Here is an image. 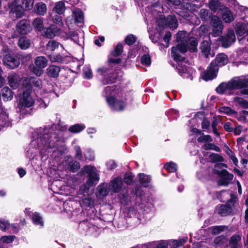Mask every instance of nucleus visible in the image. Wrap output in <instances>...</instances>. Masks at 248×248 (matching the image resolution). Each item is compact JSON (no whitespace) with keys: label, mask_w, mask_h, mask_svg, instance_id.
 I'll return each instance as SVG.
<instances>
[{"label":"nucleus","mask_w":248,"mask_h":248,"mask_svg":"<svg viewBox=\"0 0 248 248\" xmlns=\"http://www.w3.org/2000/svg\"><path fill=\"white\" fill-rule=\"evenodd\" d=\"M176 41L178 45L171 48V55L174 60H182V54H184L188 49L193 52L197 49V39L194 37H189L188 34L185 31H180L176 34Z\"/></svg>","instance_id":"obj_1"},{"label":"nucleus","mask_w":248,"mask_h":248,"mask_svg":"<svg viewBox=\"0 0 248 248\" xmlns=\"http://www.w3.org/2000/svg\"><path fill=\"white\" fill-rule=\"evenodd\" d=\"M53 127H55V125H53L50 128H40L38 132L39 138H37L31 142V146L37 145L40 153L43 155L46 154L47 149L53 148L57 145L54 140L56 138L55 134L52 133Z\"/></svg>","instance_id":"obj_2"},{"label":"nucleus","mask_w":248,"mask_h":248,"mask_svg":"<svg viewBox=\"0 0 248 248\" xmlns=\"http://www.w3.org/2000/svg\"><path fill=\"white\" fill-rule=\"evenodd\" d=\"M235 89H241V93L246 95L248 98V77L243 79L235 78L227 83H222L216 88V91L220 94H223L227 90Z\"/></svg>","instance_id":"obj_3"},{"label":"nucleus","mask_w":248,"mask_h":248,"mask_svg":"<svg viewBox=\"0 0 248 248\" xmlns=\"http://www.w3.org/2000/svg\"><path fill=\"white\" fill-rule=\"evenodd\" d=\"M115 89L114 86H107L104 89L102 95L106 97V101L112 109L116 111L123 110L126 106V104L123 99L108 97L109 95L112 94Z\"/></svg>","instance_id":"obj_4"},{"label":"nucleus","mask_w":248,"mask_h":248,"mask_svg":"<svg viewBox=\"0 0 248 248\" xmlns=\"http://www.w3.org/2000/svg\"><path fill=\"white\" fill-rule=\"evenodd\" d=\"M81 173L83 174H88V179L86 184L81 186L79 189V192L84 194L87 192L91 186L95 185L98 183L99 177L96 168L90 166H85L83 168Z\"/></svg>","instance_id":"obj_5"},{"label":"nucleus","mask_w":248,"mask_h":248,"mask_svg":"<svg viewBox=\"0 0 248 248\" xmlns=\"http://www.w3.org/2000/svg\"><path fill=\"white\" fill-rule=\"evenodd\" d=\"M31 87L29 86L26 91L24 90L21 96L18 107L20 112L22 114L30 113L32 107L35 102V100L31 94Z\"/></svg>","instance_id":"obj_6"},{"label":"nucleus","mask_w":248,"mask_h":248,"mask_svg":"<svg viewBox=\"0 0 248 248\" xmlns=\"http://www.w3.org/2000/svg\"><path fill=\"white\" fill-rule=\"evenodd\" d=\"M9 9V16L14 20L21 18L24 14L23 7L18 4V2L16 0H15L10 3Z\"/></svg>","instance_id":"obj_7"},{"label":"nucleus","mask_w":248,"mask_h":248,"mask_svg":"<svg viewBox=\"0 0 248 248\" xmlns=\"http://www.w3.org/2000/svg\"><path fill=\"white\" fill-rule=\"evenodd\" d=\"M47 62L44 56L37 57L34 60L35 66L32 68V71L37 76H40L43 73V69L47 66Z\"/></svg>","instance_id":"obj_8"},{"label":"nucleus","mask_w":248,"mask_h":248,"mask_svg":"<svg viewBox=\"0 0 248 248\" xmlns=\"http://www.w3.org/2000/svg\"><path fill=\"white\" fill-rule=\"evenodd\" d=\"M97 71L99 74L104 76V78L102 79V83L104 84L112 83L114 82L117 78L116 73H114L112 75L111 73H109V70L107 67H100L97 69Z\"/></svg>","instance_id":"obj_9"},{"label":"nucleus","mask_w":248,"mask_h":248,"mask_svg":"<svg viewBox=\"0 0 248 248\" xmlns=\"http://www.w3.org/2000/svg\"><path fill=\"white\" fill-rule=\"evenodd\" d=\"M218 68L214 62H211L207 70L202 74V78L205 81L212 80L217 76Z\"/></svg>","instance_id":"obj_10"},{"label":"nucleus","mask_w":248,"mask_h":248,"mask_svg":"<svg viewBox=\"0 0 248 248\" xmlns=\"http://www.w3.org/2000/svg\"><path fill=\"white\" fill-rule=\"evenodd\" d=\"M3 62L8 68L12 69L17 67L20 63L18 59L11 54H6L4 56Z\"/></svg>","instance_id":"obj_11"},{"label":"nucleus","mask_w":248,"mask_h":248,"mask_svg":"<svg viewBox=\"0 0 248 248\" xmlns=\"http://www.w3.org/2000/svg\"><path fill=\"white\" fill-rule=\"evenodd\" d=\"M221 41L223 47L227 48L235 41V36L232 30H229L227 34L221 37Z\"/></svg>","instance_id":"obj_12"},{"label":"nucleus","mask_w":248,"mask_h":248,"mask_svg":"<svg viewBox=\"0 0 248 248\" xmlns=\"http://www.w3.org/2000/svg\"><path fill=\"white\" fill-rule=\"evenodd\" d=\"M220 175L222 178L219 180V184L224 186H227L229 181L233 179V176L232 174L230 173L226 170H221L217 172Z\"/></svg>","instance_id":"obj_13"},{"label":"nucleus","mask_w":248,"mask_h":248,"mask_svg":"<svg viewBox=\"0 0 248 248\" xmlns=\"http://www.w3.org/2000/svg\"><path fill=\"white\" fill-rule=\"evenodd\" d=\"M184 54H182V60H174L177 63V69L181 76L187 72H189V67L186 65V62L185 61V57L183 56Z\"/></svg>","instance_id":"obj_14"},{"label":"nucleus","mask_w":248,"mask_h":248,"mask_svg":"<svg viewBox=\"0 0 248 248\" xmlns=\"http://www.w3.org/2000/svg\"><path fill=\"white\" fill-rule=\"evenodd\" d=\"M16 30L19 34H27L30 30L28 21L26 20H22L19 21L16 25Z\"/></svg>","instance_id":"obj_15"},{"label":"nucleus","mask_w":248,"mask_h":248,"mask_svg":"<svg viewBox=\"0 0 248 248\" xmlns=\"http://www.w3.org/2000/svg\"><path fill=\"white\" fill-rule=\"evenodd\" d=\"M235 31L239 36H242L246 34L248 41V23L238 22L235 25Z\"/></svg>","instance_id":"obj_16"},{"label":"nucleus","mask_w":248,"mask_h":248,"mask_svg":"<svg viewBox=\"0 0 248 248\" xmlns=\"http://www.w3.org/2000/svg\"><path fill=\"white\" fill-rule=\"evenodd\" d=\"M29 82L32 86L37 88L38 90H36L37 95H40L43 96L44 97H46L47 95H45V94L49 93L47 92L46 93L44 90L41 89L42 87V81L39 79H36L34 78H30Z\"/></svg>","instance_id":"obj_17"},{"label":"nucleus","mask_w":248,"mask_h":248,"mask_svg":"<svg viewBox=\"0 0 248 248\" xmlns=\"http://www.w3.org/2000/svg\"><path fill=\"white\" fill-rule=\"evenodd\" d=\"M123 181L121 178H116L111 181L109 186V189L115 193L119 192L122 186Z\"/></svg>","instance_id":"obj_18"},{"label":"nucleus","mask_w":248,"mask_h":248,"mask_svg":"<svg viewBox=\"0 0 248 248\" xmlns=\"http://www.w3.org/2000/svg\"><path fill=\"white\" fill-rule=\"evenodd\" d=\"M60 31V28L54 25L45 29L43 32V35L48 38H52L58 35Z\"/></svg>","instance_id":"obj_19"},{"label":"nucleus","mask_w":248,"mask_h":248,"mask_svg":"<svg viewBox=\"0 0 248 248\" xmlns=\"http://www.w3.org/2000/svg\"><path fill=\"white\" fill-rule=\"evenodd\" d=\"M8 79L9 85L13 89H16L18 87L20 78L18 75L12 73L8 76Z\"/></svg>","instance_id":"obj_20"},{"label":"nucleus","mask_w":248,"mask_h":248,"mask_svg":"<svg viewBox=\"0 0 248 248\" xmlns=\"http://www.w3.org/2000/svg\"><path fill=\"white\" fill-rule=\"evenodd\" d=\"M212 62H214L218 68L219 67L223 66L228 62V58L226 54L220 53L216 56L215 61Z\"/></svg>","instance_id":"obj_21"},{"label":"nucleus","mask_w":248,"mask_h":248,"mask_svg":"<svg viewBox=\"0 0 248 248\" xmlns=\"http://www.w3.org/2000/svg\"><path fill=\"white\" fill-rule=\"evenodd\" d=\"M236 60L239 63H248V51L246 49L239 50L237 52Z\"/></svg>","instance_id":"obj_22"},{"label":"nucleus","mask_w":248,"mask_h":248,"mask_svg":"<svg viewBox=\"0 0 248 248\" xmlns=\"http://www.w3.org/2000/svg\"><path fill=\"white\" fill-rule=\"evenodd\" d=\"M222 18L227 23H230L234 19L232 12L227 8H225L222 10Z\"/></svg>","instance_id":"obj_23"},{"label":"nucleus","mask_w":248,"mask_h":248,"mask_svg":"<svg viewBox=\"0 0 248 248\" xmlns=\"http://www.w3.org/2000/svg\"><path fill=\"white\" fill-rule=\"evenodd\" d=\"M46 71L49 76L52 78H57L59 76L60 68L58 66L51 65L48 66Z\"/></svg>","instance_id":"obj_24"},{"label":"nucleus","mask_w":248,"mask_h":248,"mask_svg":"<svg viewBox=\"0 0 248 248\" xmlns=\"http://www.w3.org/2000/svg\"><path fill=\"white\" fill-rule=\"evenodd\" d=\"M232 208L227 205H221L218 209V214L222 217H225L231 215L232 212Z\"/></svg>","instance_id":"obj_25"},{"label":"nucleus","mask_w":248,"mask_h":248,"mask_svg":"<svg viewBox=\"0 0 248 248\" xmlns=\"http://www.w3.org/2000/svg\"><path fill=\"white\" fill-rule=\"evenodd\" d=\"M241 240V236L240 235L234 234L232 235L229 241L230 245L232 248H238L240 246V242Z\"/></svg>","instance_id":"obj_26"},{"label":"nucleus","mask_w":248,"mask_h":248,"mask_svg":"<svg viewBox=\"0 0 248 248\" xmlns=\"http://www.w3.org/2000/svg\"><path fill=\"white\" fill-rule=\"evenodd\" d=\"M65 160V163L68 164V169L70 170L75 172L77 171L80 168L79 163L76 161L72 160V158H70Z\"/></svg>","instance_id":"obj_27"},{"label":"nucleus","mask_w":248,"mask_h":248,"mask_svg":"<svg viewBox=\"0 0 248 248\" xmlns=\"http://www.w3.org/2000/svg\"><path fill=\"white\" fill-rule=\"evenodd\" d=\"M201 49L202 53L204 54L206 58L209 56L210 53L211 47L208 41H204L201 44Z\"/></svg>","instance_id":"obj_28"},{"label":"nucleus","mask_w":248,"mask_h":248,"mask_svg":"<svg viewBox=\"0 0 248 248\" xmlns=\"http://www.w3.org/2000/svg\"><path fill=\"white\" fill-rule=\"evenodd\" d=\"M11 125V122L9 120L7 114H1L0 116V126L1 127H8Z\"/></svg>","instance_id":"obj_29"},{"label":"nucleus","mask_w":248,"mask_h":248,"mask_svg":"<svg viewBox=\"0 0 248 248\" xmlns=\"http://www.w3.org/2000/svg\"><path fill=\"white\" fill-rule=\"evenodd\" d=\"M31 45L30 40L26 37H22L19 38L18 42V46L22 49L28 48Z\"/></svg>","instance_id":"obj_30"},{"label":"nucleus","mask_w":248,"mask_h":248,"mask_svg":"<svg viewBox=\"0 0 248 248\" xmlns=\"http://www.w3.org/2000/svg\"><path fill=\"white\" fill-rule=\"evenodd\" d=\"M139 176L140 183L144 187L148 186L151 181V177L144 173H140Z\"/></svg>","instance_id":"obj_31"},{"label":"nucleus","mask_w":248,"mask_h":248,"mask_svg":"<svg viewBox=\"0 0 248 248\" xmlns=\"http://www.w3.org/2000/svg\"><path fill=\"white\" fill-rule=\"evenodd\" d=\"M169 244L171 248H178L184 245L186 241V239L180 240H169Z\"/></svg>","instance_id":"obj_32"},{"label":"nucleus","mask_w":248,"mask_h":248,"mask_svg":"<svg viewBox=\"0 0 248 248\" xmlns=\"http://www.w3.org/2000/svg\"><path fill=\"white\" fill-rule=\"evenodd\" d=\"M65 10V4L63 1H59L55 3L53 11L59 15L62 14Z\"/></svg>","instance_id":"obj_33"},{"label":"nucleus","mask_w":248,"mask_h":248,"mask_svg":"<svg viewBox=\"0 0 248 248\" xmlns=\"http://www.w3.org/2000/svg\"><path fill=\"white\" fill-rule=\"evenodd\" d=\"M73 16L76 22L81 23L83 21V13L80 9L73 11Z\"/></svg>","instance_id":"obj_34"},{"label":"nucleus","mask_w":248,"mask_h":248,"mask_svg":"<svg viewBox=\"0 0 248 248\" xmlns=\"http://www.w3.org/2000/svg\"><path fill=\"white\" fill-rule=\"evenodd\" d=\"M233 101L236 106H239L244 108H248V102L242 98L235 97Z\"/></svg>","instance_id":"obj_35"},{"label":"nucleus","mask_w":248,"mask_h":248,"mask_svg":"<svg viewBox=\"0 0 248 248\" xmlns=\"http://www.w3.org/2000/svg\"><path fill=\"white\" fill-rule=\"evenodd\" d=\"M2 96L4 100L7 101L13 98V93L11 90L7 87H4L1 90Z\"/></svg>","instance_id":"obj_36"},{"label":"nucleus","mask_w":248,"mask_h":248,"mask_svg":"<svg viewBox=\"0 0 248 248\" xmlns=\"http://www.w3.org/2000/svg\"><path fill=\"white\" fill-rule=\"evenodd\" d=\"M169 244V241L161 240L153 243L152 247V248H168Z\"/></svg>","instance_id":"obj_37"},{"label":"nucleus","mask_w":248,"mask_h":248,"mask_svg":"<svg viewBox=\"0 0 248 248\" xmlns=\"http://www.w3.org/2000/svg\"><path fill=\"white\" fill-rule=\"evenodd\" d=\"M36 12L40 15H44L46 12V5L42 2L36 4L35 6Z\"/></svg>","instance_id":"obj_38"},{"label":"nucleus","mask_w":248,"mask_h":248,"mask_svg":"<svg viewBox=\"0 0 248 248\" xmlns=\"http://www.w3.org/2000/svg\"><path fill=\"white\" fill-rule=\"evenodd\" d=\"M32 220L33 223L36 225H39L41 227L44 226V222L42 218L37 212H35L33 214L32 217Z\"/></svg>","instance_id":"obj_39"},{"label":"nucleus","mask_w":248,"mask_h":248,"mask_svg":"<svg viewBox=\"0 0 248 248\" xmlns=\"http://www.w3.org/2000/svg\"><path fill=\"white\" fill-rule=\"evenodd\" d=\"M247 116H248V111L246 110H243L239 113L236 112V114H234L233 115L239 122H246Z\"/></svg>","instance_id":"obj_40"},{"label":"nucleus","mask_w":248,"mask_h":248,"mask_svg":"<svg viewBox=\"0 0 248 248\" xmlns=\"http://www.w3.org/2000/svg\"><path fill=\"white\" fill-rule=\"evenodd\" d=\"M10 229V222L8 220L0 218V230L3 232L8 231Z\"/></svg>","instance_id":"obj_41"},{"label":"nucleus","mask_w":248,"mask_h":248,"mask_svg":"<svg viewBox=\"0 0 248 248\" xmlns=\"http://www.w3.org/2000/svg\"><path fill=\"white\" fill-rule=\"evenodd\" d=\"M85 128L84 124H76L69 128V131L71 132L77 133L82 131Z\"/></svg>","instance_id":"obj_42"},{"label":"nucleus","mask_w":248,"mask_h":248,"mask_svg":"<svg viewBox=\"0 0 248 248\" xmlns=\"http://www.w3.org/2000/svg\"><path fill=\"white\" fill-rule=\"evenodd\" d=\"M49 58L52 62L62 63L63 61V57L59 54L53 53L49 55Z\"/></svg>","instance_id":"obj_43"},{"label":"nucleus","mask_w":248,"mask_h":248,"mask_svg":"<svg viewBox=\"0 0 248 248\" xmlns=\"http://www.w3.org/2000/svg\"><path fill=\"white\" fill-rule=\"evenodd\" d=\"M33 26L34 28L39 31H41L44 28V24L41 18H36L33 22Z\"/></svg>","instance_id":"obj_44"},{"label":"nucleus","mask_w":248,"mask_h":248,"mask_svg":"<svg viewBox=\"0 0 248 248\" xmlns=\"http://www.w3.org/2000/svg\"><path fill=\"white\" fill-rule=\"evenodd\" d=\"M167 20L168 25L170 29L174 30L177 28V21L175 18L169 16L167 17Z\"/></svg>","instance_id":"obj_45"},{"label":"nucleus","mask_w":248,"mask_h":248,"mask_svg":"<svg viewBox=\"0 0 248 248\" xmlns=\"http://www.w3.org/2000/svg\"><path fill=\"white\" fill-rule=\"evenodd\" d=\"M83 74L84 78L86 79H90L92 78L93 75L91 67L89 65H85L83 69Z\"/></svg>","instance_id":"obj_46"},{"label":"nucleus","mask_w":248,"mask_h":248,"mask_svg":"<svg viewBox=\"0 0 248 248\" xmlns=\"http://www.w3.org/2000/svg\"><path fill=\"white\" fill-rule=\"evenodd\" d=\"M60 44L54 40H50L46 44V48L51 51H53L58 48Z\"/></svg>","instance_id":"obj_47"},{"label":"nucleus","mask_w":248,"mask_h":248,"mask_svg":"<svg viewBox=\"0 0 248 248\" xmlns=\"http://www.w3.org/2000/svg\"><path fill=\"white\" fill-rule=\"evenodd\" d=\"M219 111L221 113H224L229 115H234V114H236V111L232 109L231 108L228 107H222L219 108Z\"/></svg>","instance_id":"obj_48"},{"label":"nucleus","mask_w":248,"mask_h":248,"mask_svg":"<svg viewBox=\"0 0 248 248\" xmlns=\"http://www.w3.org/2000/svg\"><path fill=\"white\" fill-rule=\"evenodd\" d=\"M164 168L170 172H173L176 171L177 169V165L172 162L166 163Z\"/></svg>","instance_id":"obj_49"},{"label":"nucleus","mask_w":248,"mask_h":248,"mask_svg":"<svg viewBox=\"0 0 248 248\" xmlns=\"http://www.w3.org/2000/svg\"><path fill=\"white\" fill-rule=\"evenodd\" d=\"M227 229L228 227L225 226H216L212 227V233L214 234H217Z\"/></svg>","instance_id":"obj_50"},{"label":"nucleus","mask_w":248,"mask_h":248,"mask_svg":"<svg viewBox=\"0 0 248 248\" xmlns=\"http://www.w3.org/2000/svg\"><path fill=\"white\" fill-rule=\"evenodd\" d=\"M226 242V239L225 236L220 235L216 237L214 240V244L216 247L221 246Z\"/></svg>","instance_id":"obj_51"},{"label":"nucleus","mask_w":248,"mask_h":248,"mask_svg":"<svg viewBox=\"0 0 248 248\" xmlns=\"http://www.w3.org/2000/svg\"><path fill=\"white\" fill-rule=\"evenodd\" d=\"M219 123V120L216 117H214L212 123L211 124L212 128L214 133L217 136H219V133L217 132V125Z\"/></svg>","instance_id":"obj_52"},{"label":"nucleus","mask_w":248,"mask_h":248,"mask_svg":"<svg viewBox=\"0 0 248 248\" xmlns=\"http://www.w3.org/2000/svg\"><path fill=\"white\" fill-rule=\"evenodd\" d=\"M141 62L142 64L149 66L151 64V59L149 54H145L141 57Z\"/></svg>","instance_id":"obj_53"},{"label":"nucleus","mask_w":248,"mask_h":248,"mask_svg":"<svg viewBox=\"0 0 248 248\" xmlns=\"http://www.w3.org/2000/svg\"><path fill=\"white\" fill-rule=\"evenodd\" d=\"M15 238L16 236L14 235L3 236L0 238V241L2 243L9 244L12 243Z\"/></svg>","instance_id":"obj_54"},{"label":"nucleus","mask_w":248,"mask_h":248,"mask_svg":"<svg viewBox=\"0 0 248 248\" xmlns=\"http://www.w3.org/2000/svg\"><path fill=\"white\" fill-rule=\"evenodd\" d=\"M211 24L213 28L223 26L221 19L217 16H213L211 20Z\"/></svg>","instance_id":"obj_55"},{"label":"nucleus","mask_w":248,"mask_h":248,"mask_svg":"<svg viewBox=\"0 0 248 248\" xmlns=\"http://www.w3.org/2000/svg\"><path fill=\"white\" fill-rule=\"evenodd\" d=\"M203 148L206 150H213L218 152L221 151L218 146L211 143L205 144L203 146Z\"/></svg>","instance_id":"obj_56"},{"label":"nucleus","mask_w":248,"mask_h":248,"mask_svg":"<svg viewBox=\"0 0 248 248\" xmlns=\"http://www.w3.org/2000/svg\"><path fill=\"white\" fill-rule=\"evenodd\" d=\"M123 46L121 44H118L114 50L112 52V55L114 56H118L120 55L123 51Z\"/></svg>","instance_id":"obj_57"},{"label":"nucleus","mask_w":248,"mask_h":248,"mask_svg":"<svg viewBox=\"0 0 248 248\" xmlns=\"http://www.w3.org/2000/svg\"><path fill=\"white\" fill-rule=\"evenodd\" d=\"M201 134H202V136L199 137L197 140L199 142H211L213 140L210 135H204L203 133H201Z\"/></svg>","instance_id":"obj_58"},{"label":"nucleus","mask_w":248,"mask_h":248,"mask_svg":"<svg viewBox=\"0 0 248 248\" xmlns=\"http://www.w3.org/2000/svg\"><path fill=\"white\" fill-rule=\"evenodd\" d=\"M52 19L54 23H55L60 26H62L63 25L61 16L59 15H55L54 16H52Z\"/></svg>","instance_id":"obj_59"},{"label":"nucleus","mask_w":248,"mask_h":248,"mask_svg":"<svg viewBox=\"0 0 248 248\" xmlns=\"http://www.w3.org/2000/svg\"><path fill=\"white\" fill-rule=\"evenodd\" d=\"M210 158L213 162H222L223 161V157L217 154H212L210 155Z\"/></svg>","instance_id":"obj_60"},{"label":"nucleus","mask_w":248,"mask_h":248,"mask_svg":"<svg viewBox=\"0 0 248 248\" xmlns=\"http://www.w3.org/2000/svg\"><path fill=\"white\" fill-rule=\"evenodd\" d=\"M23 5L25 6L26 10H30L32 8L33 4V0H23L22 2Z\"/></svg>","instance_id":"obj_61"},{"label":"nucleus","mask_w":248,"mask_h":248,"mask_svg":"<svg viewBox=\"0 0 248 248\" xmlns=\"http://www.w3.org/2000/svg\"><path fill=\"white\" fill-rule=\"evenodd\" d=\"M223 26H220L217 27L213 28V34L214 36L220 35L222 31Z\"/></svg>","instance_id":"obj_62"},{"label":"nucleus","mask_w":248,"mask_h":248,"mask_svg":"<svg viewBox=\"0 0 248 248\" xmlns=\"http://www.w3.org/2000/svg\"><path fill=\"white\" fill-rule=\"evenodd\" d=\"M91 198L90 197H88L85 199H83L80 202V204L82 207H88L91 205Z\"/></svg>","instance_id":"obj_63"},{"label":"nucleus","mask_w":248,"mask_h":248,"mask_svg":"<svg viewBox=\"0 0 248 248\" xmlns=\"http://www.w3.org/2000/svg\"><path fill=\"white\" fill-rule=\"evenodd\" d=\"M201 17L204 20H207L209 17L208 11L204 9H202L199 13Z\"/></svg>","instance_id":"obj_64"}]
</instances>
